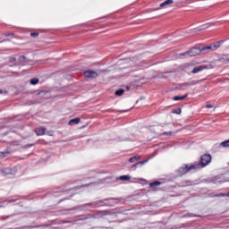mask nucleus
<instances>
[{
	"label": "nucleus",
	"instance_id": "1",
	"mask_svg": "<svg viewBox=\"0 0 229 229\" xmlns=\"http://www.w3.org/2000/svg\"><path fill=\"white\" fill-rule=\"evenodd\" d=\"M201 51H203V48L193 47L188 52L180 54L179 56H185V58H188V56H198Z\"/></svg>",
	"mask_w": 229,
	"mask_h": 229
},
{
	"label": "nucleus",
	"instance_id": "2",
	"mask_svg": "<svg viewBox=\"0 0 229 229\" xmlns=\"http://www.w3.org/2000/svg\"><path fill=\"white\" fill-rule=\"evenodd\" d=\"M211 160H212V157H210V155H203L200 158L202 167H205V165H208Z\"/></svg>",
	"mask_w": 229,
	"mask_h": 229
},
{
	"label": "nucleus",
	"instance_id": "3",
	"mask_svg": "<svg viewBox=\"0 0 229 229\" xmlns=\"http://www.w3.org/2000/svg\"><path fill=\"white\" fill-rule=\"evenodd\" d=\"M84 76L85 78H89V79H94V78H98V76H99V73H98V72H94L92 70H89L84 72Z\"/></svg>",
	"mask_w": 229,
	"mask_h": 229
},
{
	"label": "nucleus",
	"instance_id": "4",
	"mask_svg": "<svg viewBox=\"0 0 229 229\" xmlns=\"http://www.w3.org/2000/svg\"><path fill=\"white\" fill-rule=\"evenodd\" d=\"M194 167H195L194 165H191V166L184 165L179 168V173L180 174H187V173H189L191 169H194Z\"/></svg>",
	"mask_w": 229,
	"mask_h": 229
},
{
	"label": "nucleus",
	"instance_id": "5",
	"mask_svg": "<svg viewBox=\"0 0 229 229\" xmlns=\"http://www.w3.org/2000/svg\"><path fill=\"white\" fill-rule=\"evenodd\" d=\"M218 47H221V43H216L208 47H202V51H207V49H211L212 51H216V49H218Z\"/></svg>",
	"mask_w": 229,
	"mask_h": 229
},
{
	"label": "nucleus",
	"instance_id": "6",
	"mask_svg": "<svg viewBox=\"0 0 229 229\" xmlns=\"http://www.w3.org/2000/svg\"><path fill=\"white\" fill-rule=\"evenodd\" d=\"M205 69H208L207 65H200V66H196L192 70V74H198V72H201V71H205Z\"/></svg>",
	"mask_w": 229,
	"mask_h": 229
},
{
	"label": "nucleus",
	"instance_id": "7",
	"mask_svg": "<svg viewBox=\"0 0 229 229\" xmlns=\"http://www.w3.org/2000/svg\"><path fill=\"white\" fill-rule=\"evenodd\" d=\"M17 171L15 169H10V168H4L2 169V174H4L5 176H8V174H15Z\"/></svg>",
	"mask_w": 229,
	"mask_h": 229
},
{
	"label": "nucleus",
	"instance_id": "8",
	"mask_svg": "<svg viewBox=\"0 0 229 229\" xmlns=\"http://www.w3.org/2000/svg\"><path fill=\"white\" fill-rule=\"evenodd\" d=\"M35 132L38 136L46 135V128L38 127V129L35 130Z\"/></svg>",
	"mask_w": 229,
	"mask_h": 229
},
{
	"label": "nucleus",
	"instance_id": "9",
	"mask_svg": "<svg viewBox=\"0 0 229 229\" xmlns=\"http://www.w3.org/2000/svg\"><path fill=\"white\" fill-rule=\"evenodd\" d=\"M80 118H74L69 121L68 124L69 126H74V124L80 123Z\"/></svg>",
	"mask_w": 229,
	"mask_h": 229
},
{
	"label": "nucleus",
	"instance_id": "10",
	"mask_svg": "<svg viewBox=\"0 0 229 229\" xmlns=\"http://www.w3.org/2000/svg\"><path fill=\"white\" fill-rule=\"evenodd\" d=\"M19 61H20V65H26L28 64L26 62V57L24 55L20 56Z\"/></svg>",
	"mask_w": 229,
	"mask_h": 229
},
{
	"label": "nucleus",
	"instance_id": "11",
	"mask_svg": "<svg viewBox=\"0 0 229 229\" xmlns=\"http://www.w3.org/2000/svg\"><path fill=\"white\" fill-rule=\"evenodd\" d=\"M140 159V156H134L129 159V162L131 164H133V162H137Z\"/></svg>",
	"mask_w": 229,
	"mask_h": 229
},
{
	"label": "nucleus",
	"instance_id": "12",
	"mask_svg": "<svg viewBox=\"0 0 229 229\" xmlns=\"http://www.w3.org/2000/svg\"><path fill=\"white\" fill-rule=\"evenodd\" d=\"M185 98H187V95H184L182 97L176 96L174 98V101H182V100L185 99Z\"/></svg>",
	"mask_w": 229,
	"mask_h": 229
},
{
	"label": "nucleus",
	"instance_id": "13",
	"mask_svg": "<svg viewBox=\"0 0 229 229\" xmlns=\"http://www.w3.org/2000/svg\"><path fill=\"white\" fill-rule=\"evenodd\" d=\"M119 180L130 181V180H131V176H130V175H122V176L119 177Z\"/></svg>",
	"mask_w": 229,
	"mask_h": 229
},
{
	"label": "nucleus",
	"instance_id": "14",
	"mask_svg": "<svg viewBox=\"0 0 229 229\" xmlns=\"http://www.w3.org/2000/svg\"><path fill=\"white\" fill-rule=\"evenodd\" d=\"M167 4H173V0H166L164 3H162L160 4L161 8H164V6L167 5Z\"/></svg>",
	"mask_w": 229,
	"mask_h": 229
},
{
	"label": "nucleus",
	"instance_id": "15",
	"mask_svg": "<svg viewBox=\"0 0 229 229\" xmlns=\"http://www.w3.org/2000/svg\"><path fill=\"white\" fill-rule=\"evenodd\" d=\"M148 160H149V159H147V160H144V161H140V162H139V163L133 165V167H137L140 164L141 165H144V164H146L147 162H148Z\"/></svg>",
	"mask_w": 229,
	"mask_h": 229
},
{
	"label": "nucleus",
	"instance_id": "16",
	"mask_svg": "<svg viewBox=\"0 0 229 229\" xmlns=\"http://www.w3.org/2000/svg\"><path fill=\"white\" fill-rule=\"evenodd\" d=\"M124 94V89H118L115 91V96H123Z\"/></svg>",
	"mask_w": 229,
	"mask_h": 229
},
{
	"label": "nucleus",
	"instance_id": "17",
	"mask_svg": "<svg viewBox=\"0 0 229 229\" xmlns=\"http://www.w3.org/2000/svg\"><path fill=\"white\" fill-rule=\"evenodd\" d=\"M221 146H223V148H229V140L222 142Z\"/></svg>",
	"mask_w": 229,
	"mask_h": 229
},
{
	"label": "nucleus",
	"instance_id": "18",
	"mask_svg": "<svg viewBox=\"0 0 229 229\" xmlns=\"http://www.w3.org/2000/svg\"><path fill=\"white\" fill-rule=\"evenodd\" d=\"M37 83H38V79L30 80V85H37Z\"/></svg>",
	"mask_w": 229,
	"mask_h": 229
},
{
	"label": "nucleus",
	"instance_id": "19",
	"mask_svg": "<svg viewBox=\"0 0 229 229\" xmlns=\"http://www.w3.org/2000/svg\"><path fill=\"white\" fill-rule=\"evenodd\" d=\"M157 185H160V182L157 181V182L150 183V187H157Z\"/></svg>",
	"mask_w": 229,
	"mask_h": 229
},
{
	"label": "nucleus",
	"instance_id": "20",
	"mask_svg": "<svg viewBox=\"0 0 229 229\" xmlns=\"http://www.w3.org/2000/svg\"><path fill=\"white\" fill-rule=\"evenodd\" d=\"M30 36L34 37V38H37V37H38V33L33 32V33L30 34Z\"/></svg>",
	"mask_w": 229,
	"mask_h": 229
},
{
	"label": "nucleus",
	"instance_id": "21",
	"mask_svg": "<svg viewBox=\"0 0 229 229\" xmlns=\"http://www.w3.org/2000/svg\"><path fill=\"white\" fill-rule=\"evenodd\" d=\"M164 135H169V136H171V135H173V131H166V132H164Z\"/></svg>",
	"mask_w": 229,
	"mask_h": 229
},
{
	"label": "nucleus",
	"instance_id": "22",
	"mask_svg": "<svg viewBox=\"0 0 229 229\" xmlns=\"http://www.w3.org/2000/svg\"><path fill=\"white\" fill-rule=\"evenodd\" d=\"M213 107H214L213 105H207V106H206V108H213Z\"/></svg>",
	"mask_w": 229,
	"mask_h": 229
},
{
	"label": "nucleus",
	"instance_id": "23",
	"mask_svg": "<svg viewBox=\"0 0 229 229\" xmlns=\"http://www.w3.org/2000/svg\"><path fill=\"white\" fill-rule=\"evenodd\" d=\"M15 60H17L15 57H13L10 59V62H15Z\"/></svg>",
	"mask_w": 229,
	"mask_h": 229
},
{
	"label": "nucleus",
	"instance_id": "24",
	"mask_svg": "<svg viewBox=\"0 0 229 229\" xmlns=\"http://www.w3.org/2000/svg\"><path fill=\"white\" fill-rule=\"evenodd\" d=\"M192 216H194V215H192V214H188V215H186V217H192Z\"/></svg>",
	"mask_w": 229,
	"mask_h": 229
},
{
	"label": "nucleus",
	"instance_id": "25",
	"mask_svg": "<svg viewBox=\"0 0 229 229\" xmlns=\"http://www.w3.org/2000/svg\"><path fill=\"white\" fill-rule=\"evenodd\" d=\"M44 94H46V92H44V91L38 93L39 96H44Z\"/></svg>",
	"mask_w": 229,
	"mask_h": 229
},
{
	"label": "nucleus",
	"instance_id": "26",
	"mask_svg": "<svg viewBox=\"0 0 229 229\" xmlns=\"http://www.w3.org/2000/svg\"><path fill=\"white\" fill-rule=\"evenodd\" d=\"M0 158H3V153L0 152Z\"/></svg>",
	"mask_w": 229,
	"mask_h": 229
},
{
	"label": "nucleus",
	"instance_id": "27",
	"mask_svg": "<svg viewBox=\"0 0 229 229\" xmlns=\"http://www.w3.org/2000/svg\"><path fill=\"white\" fill-rule=\"evenodd\" d=\"M4 91H3V89H0V94H3Z\"/></svg>",
	"mask_w": 229,
	"mask_h": 229
},
{
	"label": "nucleus",
	"instance_id": "28",
	"mask_svg": "<svg viewBox=\"0 0 229 229\" xmlns=\"http://www.w3.org/2000/svg\"><path fill=\"white\" fill-rule=\"evenodd\" d=\"M176 114H180V112L177 111Z\"/></svg>",
	"mask_w": 229,
	"mask_h": 229
},
{
	"label": "nucleus",
	"instance_id": "29",
	"mask_svg": "<svg viewBox=\"0 0 229 229\" xmlns=\"http://www.w3.org/2000/svg\"><path fill=\"white\" fill-rule=\"evenodd\" d=\"M182 111L181 110H179V114L181 113Z\"/></svg>",
	"mask_w": 229,
	"mask_h": 229
}]
</instances>
